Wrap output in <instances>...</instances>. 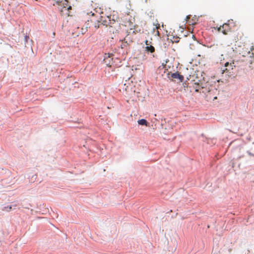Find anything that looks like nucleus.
I'll list each match as a JSON object with an SVG mask.
<instances>
[{
	"label": "nucleus",
	"mask_w": 254,
	"mask_h": 254,
	"mask_svg": "<svg viewBox=\"0 0 254 254\" xmlns=\"http://www.w3.org/2000/svg\"><path fill=\"white\" fill-rule=\"evenodd\" d=\"M236 66L235 62H226L224 68L222 69V73L227 77H231L235 74V68Z\"/></svg>",
	"instance_id": "obj_2"
},
{
	"label": "nucleus",
	"mask_w": 254,
	"mask_h": 254,
	"mask_svg": "<svg viewBox=\"0 0 254 254\" xmlns=\"http://www.w3.org/2000/svg\"><path fill=\"white\" fill-rule=\"evenodd\" d=\"M218 32H221L224 35H227L231 31V28L229 23H225L222 26L217 28Z\"/></svg>",
	"instance_id": "obj_3"
},
{
	"label": "nucleus",
	"mask_w": 254,
	"mask_h": 254,
	"mask_svg": "<svg viewBox=\"0 0 254 254\" xmlns=\"http://www.w3.org/2000/svg\"><path fill=\"white\" fill-rule=\"evenodd\" d=\"M253 152H254V142L252 143L249 150L248 151V154L251 156H254Z\"/></svg>",
	"instance_id": "obj_7"
},
{
	"label": "nucleus",
	"mask_w": 254,
	"mask_h": 254,
	"mask_svg": "<svg viewBox=\"0 0 254 254\" xmlns=\"http://www.w3.org/2000/svg\"><path fill=\"white\" fill-rule=\"evenodd\" d=\"M111 61V55L109 53L105 54L104 57L103 62L104 63L109 67L111 66L110 64Z\"/></svg>",
	"instance_id": "obj_6"
},
{
	"label": "nucleus",
	"mask_w": 254,
	"mask_h": 254,
	"mask_svg": "<svg viewBox=\"0 0 254 254\" xmlns=\"http://www.w3.org/2000/svg\"><path fill=\"white\" fill-rule=\"evenodd\" d=\"M190 15H188L187 16L186 18V20L187 21H188L189 20V19H190Z\"/></svg>",
	"instance_id": "obj_15"
},
{
	"label": "nucleus",
	"mask_w": 254,
	"mask_h": 254,
	"mask_svg": "<svg viewBox=\"0 0 254 254\" xmlns=\"http://www.w3.org/2000/svg\"><path fill=\"white\" fill-rule=\"evenodd\" d=\"M168 75L169 78H172L175 81L178 80L179 82H182L184 79V76L180 74L178 72L168 73Z\"/></svg>",
	"instance_id": "obj_4"
},
{
	"label": "nucleus",
	"mask_w": 254,
	"mask_h": 254,
	"mask_svg": "<svg viewBox=\"0 0 254 254\" xmlns=\"http://www.w3.org/2000/svg\"><path fill=\"white\" fill-rule=\"evenodd\" d=\"M94 10L95 12L91 11L90 12L91 13L90 21L94 23V26L95 28H98L99 27V23H102V24L106 26L110 23V15H107L106 18L103 15H101V14L100 12H97L95 9Z\"/></svg>",
	"instance_id": "obj_1"
},
{
	"label": "nucleus",
	"mask_w": 254,
	"mask_h": 254,
	"mask_svg": "<svg viewBox=\"0 0 254 254\" xmlns=\"http://www.w3.org/2000/svg\"><path fill=\"white\" fill-rule=\"evenodd\" d=\"M86 13H87V15L89 14V13L88 12H87Z\"/></svg>",
	"instance_id": "obj_21"
},
{
	"label": "nucleus",
	"mask_w": 254,
	"mask_h": 254,
	"mask_svg": "<svg viewBox=\"0 0 254 254\" xmlns=\"http://www.w3.org/2000/svg\"><path fill=\"white\" fill-rule=\"evenodd\" d=\"M195 91H196V92H198V89H195Z\"/></svg>",
	"instance_id": "obj_19"
},
{
	"label": "nucleus",
	"mask_w": 254,
	"mask_h": 254,
	"mask_svg": "<svg viewBox=\"0 0 254 254\" xmlns=\"http://www.w3.org/2000/svg\"><path fill=\"white\" fill-rule=\"evenodd\" d=\"M144 0L145 2H147V0Z\"/></svg>",
	"instance_id": "obj_18"
},
{
	"label": "nucleus",
	"mask_w": 254,
	"mask_h": 254,
	"mask_svg": "<svg viewBox=\"0 0 254 254\" xmlns=\"http://www.w3.org/2000/svg\"><path fill=\"white\" fill-rule=\"evenodd\" d=\"M179 38L177 37L176 38V40H175L173 42L177 43V42H179Z\"/></svg>",
	"instance_id": "obj_16"
},
{
	"label": "nucleus",
	"mask_w": 254,
	"mask_h": 254,
	"mask_svg": "<svg viewBox=\"0 0 254 254\" xmlns=\"http://www.w3.org/2000/svg\"><path fill=\"white\" fill-rule=\"evenodd\" d=\"M87 31V27H86L85 28H82L81 29V32L82 34H84L86 33V32Z\"/></svg>",
	"instance_id": "obj_13"
},
{
	"label": "nucleus",
	"mask_w": 254,
	"mask_h": 254,
	"mask_svg": "<svg viewBox=\"0 0 254 254\" xmlns=\"http://www.w3.org/2000/svg\"><path fill=\"white\" fill-rule=\"evenodd\" d=\"M57 2H61V0H56Z\"/></svg>",
	"instance_id": "obj_17"
},
{
	"label": "nucleus",
	"mask_w": 254,
	"mask_h": 254,
	"mask_svg": "<svg viewBox=\"0 0 254 254\" xmlns=\"http://www.w3.org/2000/svg\"><path fill=\"white\" fill-rule=\"evenodd\" d=\"M121 18L119 17H117L116 22H112V28H114L113 32H119L121 29Z\"/></svg>",
	"instance_id": "obj_5"
},
{
	"label": "nucleus",
	"mask_w": 254,
	"mask_h": 254,
	"mask_svg": "<svg viewBox=\"0 0 254 254\" xmlns=\"http://www.w3.org/2000/svg\"><path fill=\"white\" fill-rule=\"evenodd\" d=\"M147 42H148V41H146V45H148Z\"/></svg>",
	"instance_id": "obj_20"
},
{
	"label": "nucleus",
	"mask_w": 254,
	"mask_h": 254,
	"mask_svg": "<svg viewBox=\"0 0 254 254\" xmlns=\"http://www.w3.org/2000/svg\"><path fill=\"white\" fill-rule=\"evenodd\" d=\"M117 17H119L118 15V12L115 11H113L112 13V22H116Z\"/></svg>",
	"instance_id": "obj_9"
},
{
	"label": "nucleus",
	"mask_w": 254,
	"mask_h": 254,
	"mask_svg": "<svg viewBox=\"0 0 254 254\" xmlns=\"http://www.w3.org/2000/svg\"><path fill=\"white\" fill-rule=\"evenodd\" d=\"M11 206H7V207H5L3 210H5V211H9L11 210Z\"/></svg>",
	"instance_id": "obj_14"
},
{
	"label": "nucleus",
	"mask_w": 254,
	"mask_h": 254,
	"mask_svg": "<svg viewBox=\"0 0 254 254\" xmlns=\"http://www.w3.org/2000/svg\"><path fill=\"white\" fill-rule=\"evenodd\" d=\"M146 51L150 52V53H153L155 51V48L152 46H147L146 47Z\"/></svg>",
	"instance_id": "obj_11"
},
{
	"label": "nucleus",
	"mask_w": 254,
	"mask_h": 254,
	"mask_svg": "<svg viewBox=\"0 0 254 254\" xmlns=\"http://www.w3.org/2000/svg\"><path fill=\"white\" fill-rule=\"evenodd\" d=\"M243 36H244V33L240 31V32H239L238 33L237 36L240 37V39H239L240 40H242V38H243Z\"/></svg>",
	"instance_id": "obj_12"
},
{
	"label": "nucleus",
	"mask_w": 254,
	"mask_h": 254,
	"mask_svg": "<svg viewBox=\"0 0 254 254\" xmlns=\"http://www.w3.org/2000/svg\"><path fill=\"white\" fill-rule=\"evenodd\" d=\"M138 123L140 125L146 126H147V124H148L147 121L145 119H141V120H138Z\"/></svg>",
	"instance_id": "obj_10"
},
{
	"label": "nucleus",
	"mask_w": 254,
	"mask_h": 254,
	"mask_svg": "<svg viewBox=\"0 0 254 254\" xmlns=\"http://www.w3.org/2000/svg\"><path fill=\"white\" fill-rule=\"evenodd\" d=\"M160 28V24L157 23L155 25V27L153 29L154 32L155 33V35H157L160 37V33L158 31V29Z\"/></svg>",
	"instance_id": "obj_8"
}]
</instances>
